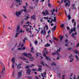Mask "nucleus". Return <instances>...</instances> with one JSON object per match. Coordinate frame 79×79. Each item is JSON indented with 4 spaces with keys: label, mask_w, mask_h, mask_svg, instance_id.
Returning a JSON list of instances; mask_svg holds the SVG:
<instances>
[{
    "label": "nucleus",
    "mask_w": 79,
    "mask_h": 79,
    "mask_svg": "<svg viewBox=\"0 0 79 79\" xmlns=\"http://www.w3.org/2000/svg\"><path fill=\"white\" fill-rule=\"evenodd\" d=\"M71 49H72V48H71V47L69 48H68V50H71Z\"/></svg>",
    "instance_id": "nucleus-48"
},
{
    "label": "nucleus",
    "mask_w": 79,
    "mask_h": 79,
    "mask_svg": "<svg viewBox=\"0 0 79 79\" xmlns=\"http://www.w3.org/2000/svg\"><path fill=\"white\" fill-rule=\"evenodd\" d=\"M72 36L73 37V38H75V36H74V33H73L72 35Z\"/></svg>",
    "instance_id": "nucleus-39"
},
{
    "label": "nucleus",
    "mask_w": 79,
    "mask_h": 79,
    "mask_svg": "<svg viewBox=\"0 0 79 79\" xmlns=\"http://www.w3.org/2000/svg\"><path fill=\"white\" fill-rule=\"evenodd\" d=\"M23 11H24V12H26V11H27V10H26V9H25L23 10Z\"/></svg>",
    "instance_id": "nucleus-50"
},
{
    "label": "nucleus",
    "mask_w": 79,
    "mask_h": 79,
    "mask_svg": "<svg viewBox=\"0 0 79 79\" xmlns=\"http://www.w3.org/2000/svg\"><path fill=\"white\" fill-rule=\"evenodd\" d=\"M72 7H73V9H76V8L75 4H73L72 5Z\"/></svg>",
    "instance_id": "nucleus-24"
},
{
    "label": "nucleus",
    "mask_w": 79,
    "mask_h": 79,
    "mask_svg": "<svg viewBox=\"0 0 79 79\" xmlns=\"http://www.w3.org/2000/svg\"><path fill=\"white\" fill-rule=\"evenodd\" d=\"M26 24H28V25H26V29L27 32H28L29 30V24H31V23L29 22H27L26 23Z\"/></svg>",
    "instance_id": "nucleus-5"
},
{
    "label": "nucleus",
    "mask_w": 79,
    "mask_h": 79,
    "mask_svg": "<svg viewBox=\"0 0 79 79\" xmlns=\"http://www.w3.org/2000/svg\"><path fill=\"white\" fill-rule=\"evenodd\" d=\"M74 53H77L78 54H79V52H78V51L77 50H76L74 51Z\"/></svg>",
    "instance_id": "nucleus-30"
},
{
    "label": "nucleus",
    "mask_w": 79,
    "mask_h": 79,
    "mask_svg": "<svg viewBox=\"0 0 79 79\" xmlns=\"http://www.w3.org/2000/svg\"><path fill=\"white\" fill-rule=\"evenodd\" d=\"M41 63L44 66L45 65L46 66H47V65L46 64H44V61H42Z\"/></svg>",
    "instance_id": "nucleus-20"
},
{
    "label": "nucleus",
    "mask_w": 79,
    "mask_h": 79,
    "mask_svg": "<svg viewBox=\"0 0 79 79\" xmlns=\"http://www.w3.org/2000/svg\"><path fill=\"white\" fill-rule=\"evenodd\" d=\"M20 29V26L19 25H18L17 26V28L16 30V33L15 34V38L17 37L18 36V35L19 34V30Z\"/></svg>",
    "instance_id": "nucleus-2"
},
{
    "label": "nucleus",
    "mask_w": 79,
    "mask_h": 79,
    "mask_svg": "<svg viewBox=\"0 0 79 79\" xmlns=\"http://www.w3.org/2000/svg\"><path fill=\"white\" fill-rule=\"evenodd\" d=\"M41 34L42 35H45L46 34V31H45V29H44V30H41Z\"/></svg>",
    "instance_id": "nucleus-10"
},
{
    "label": "nucleus",
    "mask_w": 79,
    "mask_h": 79,
    "mask_svg": "<svg viewBox=\"0 0 79 79\" xmlns=\"http://www.w3.org/2000/svg\"><path fill=\"white\" fill-rule=\"evenodd\" d=\"M38 70H39V71H41V68H40Z\"/></svg>",
    "instance_id": "nucleus-64"
},
{
    "label": "nucleus",
    "mask_w": 79,
    "mask_h": 79,
    "mask_svg": "<svg viewBox=\"0 0 79 79\" xmlns=\"http://www.w3.org/2000/svg\"><path fill=\"white\" fill-rule=\"evenodd\" d=\"M50 11L51 12V15H53V16H55L56 15L55 14H54V13H53L54 12H55V9H52V10H50Z\"/></svg>",
    "instance_id": "nucleus-13"
},
{
    "label": "nucleus",
    "mask_w": 79,
    "mask_h": 79,
    "mask_svg": "<svg viewBox=\"0 0 79 79\" xmlns=\"http://www.w3.org/2000/svg\"><path fill=\"white\" fill-rule=\"evenodd\" d=\"M21 11H16L15 12V15L17 17H19V16L21 15Z\"/></svg>",
    "instance_id": "nucleus-11"
},
{
    "label": "nucleus",
    "mask_w": 79,
    "mask_h": 79,
    "mask_svg": "<svg viewBox=\"0 0 79 79\" xmlns=\"http://www.w3.org/2000/svg\"><path fill=\"white\" fill-rule=\"evenodd\" d=\"M48 6H49V7H50L51 6V4H50V3H48Z\"/></svg>",
    "instance_id": "nucleus-46"
},
{
    "label": "nucleus",
    "mask_w": 79,
    "mask_h": 79,
    "mask_svg": "<svg viewBox=\"0 0 79 79\" xmlns=\"http://www.w3.org/2000/svg\"><path fill=\"white\" fill-rule=\"evenodd\" d=\"M76 22H75L74 23V26H76Z\"/></svg>",
    "instance_id": "nucleus-57"
},
{
    "label": "nucleus",
    "mask_w": 79,
    "mask_h": 79,
    "mask_svg": "<svg viewBox=\"0 0 79 79\" xmlns=\"http://www.w3.org/2000/svg\"><path fill=\"white\" fill-rule=\"evenodd\" d=\"M35 79H39V77H38L37 76H35Z\"/></svg>",
    "instance_id": "nucleus-54"
},
{
    "label": "nucleus",
    "mask_w": 79,
    "mask_h": 79,
    "mask_svg": "<svg viewBox=\"0 0 79 79\" xmlns=\"http://www.w3.org/2000/svg\"><path fill=\"white\" fill-rule=\"evenodd\" d=\"M14 65H12V68H13V69H14Z\"/></svg>",
    "instance_id": "nucleus-59"
},
{
    "label": "nucleus",
    "mask_w": 79,
    "mask_h": 79,
    "mask_svg": "<svg viewBox=\"0 0 79 79\" xmlns=\"http://www.w3.org/2000/svg\"><path fill=\"white\" fill-rule=\"evenodd\" d=\"M51 65L52 66H55V65H56V64L54 62H53L51 64Z\"/></svg>",
    "instance_id": "nucleus-34"
},
{
    "label": "nucleus",
    "mask_w": 79,
    "mask_h": 79,
    "mask_svg": "<svg viewBox=\"0 0 79 79\" xmlns=\"http://www.w3.org/2000/svg\"><path fill=\"white\" fill-rule=\"evenodd\" d=\"M38 44V42H37V41H36L35 42V44L36 45V44Z\"/></svg>",
    "instance_id": "nucleus-43"
},
{
    "label": "nucleus",
    "mask_w": 79,
    "mask_h": 79,
    "mask_svg": "<svg viewBox=\"0 0 79 79\" xmlns=\"http://www.w3.org/2000/svg\"><path fill=\"white\" fill-rule=\"evenodd\" d=\"M76 31V27H75L73 29H71V30L69 31V33L70 34H71V33H72L73 32V31Z\"/></svg>",
    "instance_id": "nucleus-14"
},
{
    "label": "nucleus",
    "mask_w": 79,
    "mask_h": 79,
    "mask_svg": "<svg viewBox=\"0 0 79 79\" xmlns=\"http://www.w3.org/2000/svg\"><path fill=\"white\" fill-rule=\"evenodd\" d=\"M43 53H44V56H45V58L47 60H48V61H50V59L51 58L50 57H47V56H46V53L48 54V52L47 51V50H46V49H44V51L43 52Z\"/></svg>",
    "instance_id": "nucleus-1"
},
{
    "label": "nucleus",
    "mask_w": 79,
    "mask_h": 79,
    "mask_svg": "<svg viewBox=\"0 0 79 79\" xmlns=\"http://www.w3.org/2000/svg\"><path fill=\"white\" fill-rule=\"evenodd\" d=\"M58 75L59 76V78H60V75H61V73H59L58 74Z\"/></svg>",
    "instance_id": "nucleus-40"
},
{
    "label": "nucleus",
    "mask_w": 79,
    "mask_h": 79,
    "mask_svg": "<svg viewBox=\"0 0 79 79\" xmlns=\"http://www.w3.org/2000/svg\"><path fill=\"white\" fill-rule=\"evenodd\" d=\"M19 33L21 32H23V31H22V29H21L19 31Z\"/></svg>",
    "instance_id": "nucleus-41"
},
{
    "label": "nucleus",
    "mask_w": 79,
    "mask_h": 79,
    "mask_svg": "<svg viewBox=\"0 0 79 79\" xmlns=\"http://www.w3.org/2000/svg\"><path fill=\"white\" fill-rule=\"evenodd\" d=\"M73 76V73L71 74V75L70 76V79H73V78H72V76Z\"/></svg>",
    "instance_id": "nucleus-42"
},
{
    "label": "nucleus",
    "mask_w": 79,
    "mask_h": 79,
    "mask_svg": "<svg viewBox=\"0 0 79 79\" xmlns=\"http://www.w3.org/2000/svg\"><path fill=\"white\" fill-rule=\"evenodd\" d=\"M74 19H72V22L73 23H74Z\"/></svg>",
    "instance_id": "nucleus-62"
},
{
    "label": "nucleus",
    "mask_w": 79,
    "mask_h": 79,
    "mask_svg": "<svg viewBox=\"0 0 79 79\" xmlns=\"http://www.w3.org/2000/svg\"><path fill=\"white\" fill-rule=\"evenodd\" d=\"M36 70H37V69H32V71H36Z\"/></svg>",
    "instance_id": "nucleus-44"
},
{
    "label": "nucleus",
    "mask_w": 79,
    "mask_h": 79,
    "mask_svg": "<svg viewBox=\"0 0 79 79\" xmlns=\"http://www.w3.org/2000/svg\"><path fill=\"white\" fill-rule=\"evenodd\" d=\"M43 14L44 16H47V15H48L49 14V12H48V10H46L45 12H43Z\"/></svg>",
    "instance_id": "nucleus-12"
},
{
    "label": "nucleus",
    "mask_w": 79,
    "mask_h": 79,
    "mask_svg": "<svg viewBox=\"0 0 79 79\" xmlns=\"http://www.w3.org/2000/svg\"><path fill=\"white\" fill-rule=\"evenodd\" d=\"M36 30L37 31V33H39V32L40 31H39L38 30H37V29H36Z\"/></svg>",
    "instance_id": "nucleus-60"
},
{
    "label": "nucleus",
    "mask_w": 79,
    "mask_h": 79,
    "mask_svg": "<svg viewBox=\"0 0 79 79\" xmlns=\"http://www.w3.org/2000/svg\"><path fill=\"white\" fill-rule=\"evenodd\" d=\"M50 44H46L45 45L46 47H50Z\"/></svg>",
    "instance_id": "nucleus-28"
},
{
    "label": "nucleus",
    "mask_w": 79,
    "mask_h": 79,
    "mask_svg": "<svg viewBox=\"0 0 79 79\" xmlns=\"http://www.w3.org/2000/svg\"><path fill=\"white\" fill-rule=\"evenodd\" d=\"M15 59L14 57H13L11 59V61L13 62V64L15 63Z\"/></svg>",
    "instance_id": "nucleus-19"
},
{
    "label": "nucleus",
    "mask_w": 79,
    "mask_h": 79,
    "mask_svg": "<svg viewBox=\"0 0 79 79\" xmlns=\"http://www.w3.org/2000/svg\"><path fill=\"white\" fill-rule=\"evenodd\" d=\"M64 24H62L60 26L61 27H64Z\"/></svg>",
    "instance_id": "nucleus-45"
},
{
    "label": "nucleus",
    "mask_w": 79,
    "mask_h": 79,
    "mask_svg": "<svg viewBox=\"0 0 79 79\" xmlns=\"http://www.w3.org/2000/svg\"><path fill=\"white\" fill-rule=\"evenodd\" d=\"M2 15L4 17V18H5L6 19L7 17H6V16H5V15L3 14Z\"/></svg>",
    "instance_id": "nucleus-49"
},
{
    "label": "nucleus",
    "mask_w": 79,
    "mask_h": 79,
    "mask_svg": "<svg viewBox=\"0 0 79 79\" xmlns=\"http://www.w3.org/2000/svg\"><path fill=\"white\" fill-rule=\"evenodd\" d=\"M12 76L13 77H14V76H15V71L14 70H13V72L12 73Z\"/></svg>",
    "instance_id": "nucleus-38"
},
{
    "label": "nucleus",
    "mask_w": 79,
    "mask_h": 79,
    "mask_svg": "<svg viewBox=\"0 0 79 79\" xmlns=\"http://www.w3.org/2000/svg\"><path fill=\"white\" fill-rule=\"evenodd\" d=\"M27 54H26V52H24L23 53V55H22V56L21 57V59H22L23 60H27V59L24 57H23V56H25L27 57Z\"/></svg>",
    "instance_id": "nucleus-4"
},
{
    "label": "nucleus",
    "mask_w": 79,
    "mask_h": 79,
    "mask_svg": "<svg viewBox=\"0 0 79 79\" xmlns=\"http://www.w3.org/2000/svg\"><path fill=\"white\" fill-rule=\"evenodd\" d=\"M31 71L29 69H28L27 71V73L28 74H30V73H31Z\"/></svg>",
    "instance_id": "nucleus-23"
},
{
    "label": "nucleus",
    "mask_w": 79,
    "mask_h": 79,
    "mask_svg": "<svg viewBox=\"0 0 79 79\" xmlns=\"http://www.w3.org/2000/svg\"><path fill=\"white\" fill-rule=\"evenodd\" d=\"M29 26L30 27V30H31V29H33V28L31 26L29 25Z\"/></svg>",
    "instance_id": "nucleus-32"
},
{
    "label": "nucleus",
    "mask_w": 79,
    "mask_h": 79,
    "mask_svg": "<svg viewBox=\"0 0 79 79\" xmlns=\"http://www.w3.org/2000/svg\"><path fill=\"white\" fill-rule=\"evenodd\" d=\"M53 19H52L50 22V23H53Z\"/></svg>",
    "instance_id": "nucleus-58"
},
{
    "label": "nucleus",
    "mask_w": 79,
    "mask_h": 79,
    "mask_svg": "<svg viewBox=\"0 0 79 79\" xmlns=\"http://www.w3.org/2000/svg\"><path fill=\"white\" fill-rule=\"evenodd\" d=\"M23 46H24V44H22L21 48H18V50H25L26 49V47H23Z\"/></svg>",
    "instance_id": "nucleus-7"
},
{
    "label": "nucleus",
    "mask_w": 79,
    "mask_h": 79,
    "mask_svg": "<svg viewBox=\"0 0 79 79\" xmlns=\"http://www.w3.org/2000/svg\"><path fill=\"white\" fill-rule=\"evenodd\" d=\"M16 2L17 3H21L22 2L21 0H16Z\"/></svg>",
    "instance_id": "nucleus-27"
},
{
    "label": "nucleus",
    "mask_w": 79,
    "mask_h": 79,
    "mask_svg": "<svg viewBox=\"0 0 79 79\" xmlns=\"http://www.w3.org/2000/svg\"><path fill=\"white\" fill-rule=\"evenodd\" d=\"M16 8H18V7L19 6H18V5H16Z\"/></svg>",
    "instance_id": "nucleus-61"
},
{
    "label": "nucleus",
    "mask_w": 79,
    "mask_h": 79,
    "mask_svg": "<svg viewBox=\"0 0 79 79\" xmlns=\"http://www.w3.org/2000/svg\"><path fill=\"white\" fill-rule=\"evenodd\" d=\"M13 6V4H12L11 6V5H9V7L10 8H12Z\"/></svg>",
    "instance_id": "nucleus-36"
},
{
    "label": "nucleus",
    "mask_w": 79,
    "mask_h": 79,
    "mask_svg": "<svg viewBox=\"0 0 79 79\" xmlns=\"http://www.w3.org/2000/svg\"><path fill=\"white\" fill-rule=\"evenodd\" d=\"M67 29H68V30H69V29H70V28L69 27H67Z\"/></svg>",
    "instance_id": "nucleus-63"
},
{
    "label": "nucleus",
    "mask_w": 79,
    "mask_h": 79,
    "mask_svg": "<svg viewBox=\"0 0 79 79\" xmlns=\"http://www.w3.org/2000/svg\"><path fill=\"white\" fill-rule=\"evenodd\" d=\"M50 33V30H49L48 32V34H49Z\"/></svg>",
    "instance_id": "nucleus-55"
},
{
    "label": "nucleus",
    "mask_w": 79,
    "mask_h": 79,
    "mask_svg": "<svg viewBox=\"0 0 79 79\" xmlns=\"http://www.w3.org/2000/svg\"><path fill=\"white\" fill-rule=\"evenodd\" d=\"M6 72V71L5 70V67H4L2 69V71L1 72V74L4 75V74H5Z\"/></svg>",
    "instance_id": "nucleus-8"
},
{
    "label": "nucleus",
    "mask_w": 79,
    "mask_h": 79,
    "mask_svg": "<svg viewBox=\"0 0 79 79\" xmlns=\"http://www.w3.org/2000/svg\"><path fill=\"white\" fill-rule=\"evenodd\" d=\"M75 56L76 58V61H79V58H78V57L77 55H76Z\"/></svg>",
    "instance_id": "nucleus-25"
},
{
    "label": "nucleus",
    "mask_w": 79,
    "mask_h": 79,
    "mask_svg": "<svg viewBox=\"0 0 79 79\" xmlns=\"http://www.w3.org/2000/svg\"><path fill=\"white\" fill-rule=\"evenodd\" d=\"M68 19L69 20L71 18V16L69 15H68Z\"/></svg>",
    "instance_id": "nucleus-31"
},
{
    "label": "nucleus",
    "mask_w": 79,
    "mask_h": 79,
    "mask_svg": "<svg viewBox=\"0 0 79 79\" xmlns=\"http://www.w3.org/2000/svg\"><path fill=\"white\" fill-rule=\"evenodd\" d=\"M30 66H27L26 67H25L26 68H29Z\"/></svg>",
    "instance_id": "nucleus-53"
},
{
    "label": "nucleus",
    "mask_w": 79,
    "mask_h": 79,
    "mask_svg": "<svg viewBox=\"0 0 79 79\" xmlns=\"http://www.w3.org/2000/svg\"><path fill=\"white\" fill-rule=\"evenodd\" d=\"M56 26H55L54 27V29L53 28H52V31H53V30H55V29H56Z\"/></svg>",
    "instance_id": "nucleus-35"
},
{
    "label": "nucleus",
    "mask_w": 79,
    "mask_h": 79,
    "mask_svg": "<svg viewBox=\"0 0 79 79\" xmlns=\"http://www.w3.org/2000/svg\"><path fill=\"white\" fill-rule=\"evenodd\" d=\"M41 75L43 77H44V76H45L46 75V72H44L43 73H42L41 74Z\"/></svg>",
    "instance_id": "nucleus-21"
},
{
    "label": "nucleus",
    "mask_w": 79,
    "mask_h": 79,
    "mask_svg": "<svg viewBox=\"0 0 79 79\" xmlns=\"http://www.w3.org/2000/svg\"><path fill=\"white\" fill-rule=\"evenodd\" d=\"M22 64H19V65H18V66H17L18 68H19H19H21V66Z\"/></svg>",
    "instance_id": "nucleus-22"
},
{
    "label": "nucleus",
    "mask_w": 79,
    "mask_h": 79,
    "mask_svg": "<svg viewBox=\"0 0 79 79\" xmlns=\"http://www.w3.org/2000/svg\"><path fill=\"white\" fill-rule=\"evenodd\" d=\"M26 18H25V20H27V19H29V17H30V16L28 14H27L26 15Z\"/></svg>",
    "instance_id": "nucleus-17"
},
{
    "label": "nucleus",
    "mask_w": 79,
    "mask_h": 79,
    "mask_svg": "<svg viewBox=\"0 0 79 79\" xmlns=\"http://www.w3.org/2000/svg\"><path fill=\"white\" fill-rule=\"evenodd\" d=\"M60 49H61V48H59V49L57 50L56 51V53L53 52L52 53V55H57L58 56H59V55H60V54L58 53H59V52H60Z\"/></svg>",
    "instance_id": "nucleus-6"
},
{
    "label": "nucleus",
    "mask_w": 79,
    "mask_h": 79,
    "mask_svg": "<svg viewBox=\"0 0 79 79\" xmlns=\"http://www.w3.org/2000/svg\"><path fill=\"white\" fill-rule=\"evenodd\" d=\"M31 56H32V55H31V54L29 53L27 54V57H30Z\"/></svg>",
    "instance_id": "nucleus-26"
},
{
    "label": "nucleus",
    "mask_w": 79,
    "mask_h": 79,
    "mask_svg": "<svg viewBox=\"0 0 79 79\" xmlns=\"http://www.w3.org/2000/svg\"><path fill=\"white\" fill-rule=\"evenodd\" d=\"M45 28H46L47 31H48V25H47V24H46L45 26H44V27L43 28V29H45Z\"/></svg>",
    "instance_id": "nucleus-16"
},
{
    "label": "nucleus",
    "mask_w": 79,
    "mask_h": 79,
    "mask_svg": "<svg viewBox=\"0 0 79 79\" xmlns=\"http://www.w3.org/2000/svg\"><path fill=\"white\" fill-rule=\"evenodd\" d=\"M34 66V64H32L31 65V66H30V67H31V68H32V67H33V66Z\"/></svg>",
    "instance_id": "nucleus-56"
},
{
    "label": "nucleus",
    "mask_w": 79,
    "mask_h": 79,
    "mask_svg": "<svg viewBox=\"0 0 79 79\" xmlns=\"http://www.w3.org/2000/svg\"><path fill=\"white\" fill-rule=\"evenodd\" d=\"M31 19H33V20H35V15L31 16Z\"/></svg>",
    "instance_id": "nucleus-18"
},
{
    "label": "nucleus",
    "mask_w": 79,
    "mask_h": 79,
    "mask_svg": "<svg viewBox=\"0 0 79 79\" xmlns=\"http://www.w3.org/2000/svg\"><path fill=\"white\" fill-rule=\"evenodd\" d=\"M26 40H27V39L26 38H25L23 40V44H24L26 42L25 41Z\"/></svg>",
    "instance_id": "nucleus-29"
},
{
    "label": "nucleus",
    "mask_w": 79,
    "mask_h": 79,
    "mask_svg": "<svg viewBox=\"0 0 79 79\" xmlns=\"http://www.w3.org/2000/svg\"><path fill=\"white\" fill-rule=\"evenodd\" d=\"M44 19H47V20H48V17H44Z\"/></svg>",
    "instance_id": "nucleus-37"
},
{
    "label": "nucleus",
    "mask_w": 79,
    "mask_h": 79,
    "mask_svg": "<svg viewBox=\"0 0 79 79\" xmlns=\"http://www.w3.org/2000/svg\"><path fill=\"white\" fill-rule=\"evenodd\" d=\"M73 57V56L72 55H71L69 56V58L70 59V62H72V61H74V59L72 58Z\"/></svg>",
    "instance_id": "nucleus-15"
},
{
    "label": "nucleus",
    "mask_w": 79,
    "mask_h": 79,
    "mask_svg": "<svg viewBox=\"0 0 79 79\" xmlns=\"http://www.w3.org/2000/svg\"><path fill=\"white\" fill-rule=\"evenodd\" d=\"M22 76V70H19V72L18 73V77H21Z\"/></svg>",
    "instance_id": "nucleus-9"
},
{
    "label": "nucleus",
    "mask_w": 79,
    "mask_h": 79,
    "mask_svg": "<svg viewBox=\"0 0 79 79\" xmlns=\"http://www.w3.org/2000/svg\"><path fill=\"white\" fill-rule=\"evenodd\" d=\"M68 44H69V43H68L67 44H65V46H66V47H68Z\"/></svg>",
    "instance_id": "nucleus-51"
},
{
    "label": "nucleus",
    "mask_w": 79,
    "mask_h": 79,
    "mask_svg": "<svg viewBox=\"0 0 79 79\" xmlns=\"http://www.w3.org/2000/svg\"><path fill=\"white\" fill-rule=\"evenodd\" d=\"M63 37L61 36L60 38V41L61 42V40H62L63 39Z\"/></svg>",
    "instance_id": "nucleus-33"
},
{
    "label": "nucleus",
    "mask_w": 79,
    "mask_h": 79,
    "mask_svg": "<svg viewBox=\"0 0 79 79\" xmlns=\"http://www.w3.org/2000/svg\"><path fill=\"white\" fill-rule=\"evenodd\" d=\"M64 0H62L60 2V3L61 4V3H63V2H64Z\"/></svg>",
    "instance_id": "nucleus-47"
},
{
    "label": "nucleus",
    "mask_w": 79,
    "mask_h": 79,
    "mask_svg": "<svg viewBox=\"0 0 79 79\" xmlns=\"http://www.w3.org/2000/svg\"><path fill=\"white\" fill-rule=\"evenodd\" d=\"M64 77H65V76H64V75H63L62 76V79H64Z\"/></svg>",
    "instance_id": "nucleus-52"
},
{
    "label": "nucleus",
    "mask_w": 79,
    "mask_h": 79,
    "mask_svg": "<svg viewBox=\"0 0 79 79\" xmlns=\"http://www.w3.org/2000/svg\"><path fill=\"white\" fill-rule=\"evenodd\" d=\"M64 2L66 3L65 4V6H70V1L69 0H64Z\"/></svg>",
    "instance_id": "nucleus-3"
}]
</instances>
